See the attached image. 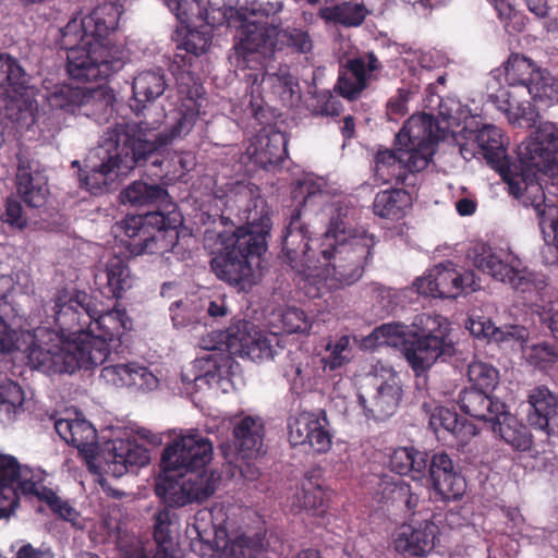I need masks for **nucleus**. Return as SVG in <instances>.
I'll return each instance as SVG.
<instances>
[{"label":"nucleus","instance_id":"1a4fd4ad","mask_svg":"<svg viewBox=\"0 0 558 558\" xmlns=\"http://www.w3.org/2000/svg\"><path fill=\"white\" fill-rule=\"evenodd\" d=\"M282 9L279 1H253L245 7L230 10V15H227L229 24L239 22L234 44L238 58L245 61L252 53L272 51L278 27L276 15Z\"/></svg>","mask_w":558,"mask_h":558},{"label":"nucleus","instance_id":"13d9d810","mask_svg":"<svg viewBox=\"0 0 558 558\" xmlns=\"http://www.w3.org/2000/svg\"><path fill=\"white\" fill-rule=\"evenodd\" d=\"M326 355L322 357L325 371H336L351 360L352 349L350 347L349 336H341L330 340L326 345Z\"/></svg>","mask_w":558,"mask_h":558},{"label":"nucleus","instance_id":"ea45409f","mask_svg":"<svg viewBox=\"0 0 558 558\" xmlns=\"http://www.w3.org/2000/svg\"><path fill=\"white\" fill-rule=\"evenodd\" d=\"M494 101L515 126L531 129L538 121L539 114L534 106L530 101H517L508 89L500 88L494 95Z\"/></svg>","mask_w":558,"mask_h":558},{"label":"nucleus","instance_id":"774afa93","mask_svg":"<svg viewBox=\"0 0 558 558\" xmlns=\"http://www.w3.org/2000/svg\"><path fill=\"white\" fill-rule=\"evenodd\" d=\"M281 322L288 333H307L312 328L310 317L298 307H288L281 315Z\"/></svg>","mask_w":558,"mask_h":558},{"label":"nucleus","instance_id":"9d476101","mask_svg":"<svg viewBox=\"0 0 558 558\" xmlns=\"http://www.w3.org/2000/svg\"><path fill=\"white\" fill-rule=\"evenodd\" d=\"M543 142H539L535 132L527 141L518 147L519 167L517 172L508 170L504 173V180L508 185L510 195L519 199L524 206H532L535 211L544 208L546 203L545 177L542 163H544Z\"/></svg>","mask_w":558,"mask_h":558},{"label":"nucleus","instance_id":"f257e3e1","mask_svg":"<svg viewBox=\"0 0 558 558\" xmlns=\"http://www.w3.org/2000/svg\"><path fill=\"white\" fill-rule=\"evenodd\" d=\"M178 82L179 92L187 97V102L183 106L182 118L172 134L168 136L160 133L157 122L116 123L102 137L98 151L100 163H86L85 169H80V187L93 195L102 194L117 177L128 173L135 167L144 166L147 161L155 166L160 165L157 151L175 137L191 132L198 113L194 99L202 88L189 74L180 76Z\"/></svg>","mask_w":558,"mask_h":558},{"label":"nucleus","instance_id":"052dcab7","mask_svg":"<svg viewBox=\"0 0 558 558\" xmlns=\"http://www.w3.org/2000/svg\"><path fill=\"white\" fill-rule=\"evenodd\" d=\"M278 349L276 336L268 337L254 331L244 356L255 362L270 361L278 354Z\"/></svg>","mask_w":558,"mask_h":558},{"label":"nucleus","instance_id":"0eeeda50","mask_svg":"<svg viewBox=\"0 0 558 558\" xmlns=\"http://www.w3.org/2000/svg\"><path fill=\"white\" fill-rule=\"evenodd\" d=\"M376 243V236L365 230L351 238L337 240L326 252L320 243L317 263L320 267H317L313 279L325 281L330 288L353 284L372 262Z\"/></svg>","mask_w":558,"mask_h":558},{"label":"nucleus","instance_id":"c03bdc74","mask_svg":"<svg viewBox=\"0 0 558 558\" xmlns=\"http://www.w3.org/2000/svg\"><path fill=\"white\" fill-rule=\"evenodd\" d=\"M412 205L411 194L403 189L384 190L376 194L373 211L383 219L398 221L402 219Z\"/></svg>","mask_w":558,"mask_h":558},{"label":"nucleus","instance_id":"5fc2aeb1","mask_svg":"<svg viewBox=\"0 0 558 558\" xmlns=\"http://www.w3.org/2000/svg\"><path fill=\"white\" fill-rule=\"evenodd\" d=\"M535 102L546 107L558 104V78L548 70L541 69L527 88Z\"/></svg>","mask_w":558,"mask_h":558},{"label":"nucleus","instance_id":"09e8293b","mask_svg":"<svg viewBox=\"0 0 558 558\" xmlns=\"http://www.w3.org/2000/svg\"><path fill=\"white\" fill-rule=\"evenodd\" d=\"M466 328L474 337L486 338L495 342H505L512 339L518 340L523 337V329L518 325L496 327L489 318L480 315L470 316Z\"/></svg>","mask_w":558,"mask_h":558},{"label":"nucleus","instance_id":"4c0bfd02","mask_svg":"<svg viewBox=\"0 0 558 558\" xmlns=\"http://www.w3.org/2000/svg\"><path fill=\"white\" fill-rule=\"evenodd\" d=\"M367 13V9L361 0H332L318 10L323 20L344 27L360 26Z\"/></svg>","mask_w":558,"mask_h":558},{"label":"nucleus","instance_id":"a878e982","mask_svg":"<svg viewBox=\"0 0 558 558\" xmlns=\"http://www.w3.org/2000/svg\"><path fill=\"white\" fill-rule=\"evenodd\" d=\"M438 535V525L424 520L417 525H401L393 535L392 544L400 555L423 557L434 549Z\"/></svg>","mask_w":558,"mask_h":558},{"label":"nucleus","instance_id":"423d86ee","mask_svg":"<svg viewBox=\"0 0 558 558\" xmlns=\"http://www.w3.org/2000/svg\"><path fill=\"white\" fill-rule=\"evenodd\" d=\"M39 469L22 465L11 454H0V520L9 519L20 506V495L34 496L45 502L59 519L77 525L80 512L57 493L46 487Z\"/></svg>","mask_w":558,"mask_h":558},{"label":"nucleus","instance_id":"bf43d9fd","mask_svg":"<svg viewBox=\"0 0 558 558\" xmlns=\"http://www.w3.org/2000/svg\"><path fill=\"white\" fill-rule=\"evenodd\" d=\"M468 377L472 383L471 388L492 391L499 381V372L497 368L482 361H474L469 364Z\"/></svg>","mask_w":558,"mask_h":558},{"label":"nucleus","instance_id":"de8ad7c7","mask_svg":"<svg viewBox=\"0 0 558 558\" xmlns=\"http://www.w3.org/2000/svg\"><path fill=\"white\" fill-rule=\"evenodd\" d=\"M429 426L436 434L447 432L461 442L477 434L473 424L460 420L454 410L445 407L435 408L429 416Z\"/></svg>","mask_w":558,"mask_h":558},{"label":"nucleus","instance_id":"680f3d73","mask_svg":"<svg viewBox=\"0 0 558 558\" xmlns=\"http://www.w3.org/2000/svg\"><path fill=\"white\" fill-rule=\"evenodd\" d=\"M502 283L509 284L513 290L521 293L538 292L546 286L545 280L541 276L526 268L519 269L514 264L512 265V271L505 278Z\"/></svg>","mask_w":558,"mask_h":558},{"label":"nucleus","instance_id":"b1692460","mask_svg":"<svg viewBox=\"0 0 558 558\" xmlns=\"http://www.w3.org/2000/svg\"><path fill=\"white\" fill-rule=\"evenodd\" d=\"M426 475L438 500H458L465 492V480L454 469L451 458L446 452H436L430 459L427 458Z\"/></svg>","mask_w":558,"mask_h":558},{"label":"nucleus","instance_id":"864d4df0","mask_svg":"<svg viewBox=\"0 0 558 558\" xmlns=\"http://www.w3.org/2000/svg\"><path fill=\"white\" fill-rule=\"evenodd\" d=\"M193 371L198 369L193 377L185 372L181 374V380L184 385L194 384L195 390H199L203 386L218 385L222 378L220 366L217 361L209 354L207 357L196 360L192 366Z\"/></svg>","mask_w":558,"mask_h":558},{"label":"nucleus","instance_id":"c9c22d12","mask_svg":"<svg viewBox=\"0 0 558 558\" xmlns=\"http://www.w3.org/2000/svg\"><path fill=\"white\" fill-rule=\"evenodd\" d=\"M477 145L486 162L502 175L510 170L502 132L495 125L482 128L476 135Z\"/></svg>","mask_w":558,"mask_h":558},{"label":"nucleus","instance_id":"393cba45","mask_svg":"<svg viewBox=\"0 0 558 558\" xmlns=\"http://www.w3.org/2000/svg\"><path fill=\"white\" fill-rule=\"evenodd\" d=\"M527 422L546 433L547 441L558 446V395L547 387L534 388L529 395Z\"/></svg>","mask_w":558,"mask_h":558},{"label":"nucleus","instance_id":"39448f33","mask_svg":"<svg viewBox=\"0 0 558 558\" xmlns=\"http://www.w3.org/2000/svg\"><path fill=\"white\" fill-rule=\"evenodd\" d=\"M218 230V251L210 259V269L216 277L230 286L245 289L255 283V267H259L262 256L267 251L270 234L254 233L244 228H233L230 217L221 215Z\"/></svg>","mask_w":558,"mask_h":558},{"label":"nucleus","instance_id":"6ab92c4d","mask_svg":"<svg viewBox=\"0 0 558 558\" xmlns=\"http://www.w3.org/2000/svg\"><path fill=\"white\" fill-rule=\"evenodd\" d=\"M51 109L82 113L96 121L106 120L112 113L111 98L101 90H85L69 84L54 86L47 97Z\"/></svg>","mask_w":558,"mask_h":558},{"label":"nucleus","instance_id":"3c124183","mask_svg":"<svg viewBox=\"0 0 558 558\" xmlns=\"http://www.w3.org/2000/svg\"><path fill=\"white\" fill-rule=\"evenodd\" d=\"M536 215L545 242L542 256L546 264H556L558 262V207L543 208L536 211Z\"/></svg>","mask_w":558,"mask_h":558},{"label":"nucleus","instance_id":"6e6d98bb","mask_svg":"<svg viewBox=\"0 0 558 558\" xmlns=\"http://www.w3.org/2000/svg\"><path fill=\"white\" fill-rule=\"evenodd\" d=\"M27 74L16 59L0 53V88L5 92L21 93L27 87Z\"/></svg>","mask_w":558,"mask_h":558},{"label":"nucleus","instance_id":"6e6552de","mask_svg":"<svg viewBox=\"0 0 558 558\" xmlns=\"http://www.w3.org/2000/svg\"><path fill=\"white\" fill-rule=\"evenodd\" d=\"M372 337L378 344H401L402 353L416 375L438 360L447 361L454 353V345L441 327L420 335L411 332L407 325L393 322L376 327Z\"/></svg>","mask_w":558,"mask_h":558},{"label":"nucleus","instance_id":"e433bc0d","mask_svg":"<svg viewBox=\"0 0 558 558\" xmlns=\"http://www.w3.org/2000/svg\"><path fill=\"white\" fill-rule=\"evenodd\" d=\"M330 492L313 477H305L296 489L292 507L312 515H323L329 507Z\"/></svg>","mask_w":558,"mask_h":558},{"label":"nucleus","instance_id":"79ce46f5","mask_svg":"<svg viewBox=\"0 0 558 558\" xmlns=\"http://www.w3.org/2000/svg\"><path fill=\"white\" fill-rule=\"evenodd\" d=\"M113 474L121 476L129 469H138L145 466L150 461V454L147 448L140 445L136 440L119 439L113 444Z\"/></svg>","mask_w":558,"mask_h":558},{"label":"nucleus","instance_id":"4468645a","mask_svg":"<svg viewBox=\"0 0 558 558\" xmlns=\"http://www.w3.org/2000/svg\"><path fill=\"white\" fill-rule=\"evenodd\" d=\"M75 347V342L62 343L58 332L38 328L26 349V356L33 368L45 374H73L84 368L83 357Z\"/></svg>","mask_w":558,"mask_h":558},{"label":"nucleus","instance_id":"e2e57ef3","mask_svg":"<svg viewBox=\"0 0 558 558\" xmlns=\"http://www.w3.org/2000/svg\"><path fill=\"white\" fill-rule=\"evenodd\" d=\"M175 518V513L168 507L156 512L154 517V541L156 543V547L175 549V544L170 529Z\"/></svg>","mask_w":558,"mask_h":558},{"label":"nucleus","instance_id":"f704fd0d","mask_svg":"<svg viewBox=\"0 0 558 558\" xmlns=\"http://www.w3.org/2000/svg\"><path fill=\"white\" fill-rule=\"evenodd\" d=\"M492 429L501 440L518 451H527L533 444L530 428L504 408L493 420Z\"/></svg>","mask_w":558,"mask_h":558},{"label":"nucleus","instance_id":"a19ab883","mask_svg":"<svg viewBox=\"0 0 558 558\" xmlns=\"http://www.w3.org/2000/svg\"><path fill=\"white\" fill-rule=\"evenodd\" d=\"M371 483L373 484L374 494L378 501L387 502L402 501L409 511L414 512L418 506L420 497L411 490V486L403 482H395L389 475H374Z\"/></svg>","mask_w":558,"mask_h":558},{"label":"nucleus","instance_id":"7ed1b4c3","mask_svg":"<svg viewBox=\"0 0 558 558\" xmlns=\"http://www.w3.org/2000/svg\"><path fill=\"white\" fill-rule=\"evenodd\" d=\"M168 191L144 181H133L120 193L122 204L134 207L167 204V211L160 209L140 215H128L120 229L130 239L132 254H162L172 251L179 242V227L183 217L174 203L168 202Z\"/></svg>","mask_w":558,"mask_h":558},{"label":"nucleus","instance_id":"f3484780","mask_svg":"<svg viewBox=\"0 0 558 558\" xmlns=\"http://www.w3.org/2000/svg\"><path fill=\"white\" fill-rule=\"evenodd\" d=\"M213 458V444L197 430L182 435L163 449L165 472H203Z\"/></svg>","mask_w":558,"mask_h":558},{"label":"nucleus","instance_id":"c756f323","mask_svg":"<svg viewBox=\"0 0 558 558\" xmlns=\"http://www.w3.org/2000/svg\"><path fill=\"white\" fill-rule=\"evenodd\" d=\"M100 378L114 387H135L144 391L158 386V378L137 363L106 365L101 368Z\"/></svg>","mask_w":558,"mask_h":558},{"label":"nucleus","instance_id":"aec40b11","mask_svg":"<svg viewBox=\"0 0 558 558\" xmlns=\"http://www.w3.org/2000/svg\"><path fill=\"white\" fill-rule=\"evenodd\" d=\"M476 286L473 271H460L451 262L435 266L427 276L415 281L420 294L440 299H454L464 292L475 291Z\"/></svg>","mask_w":558,"mask_h":558},{"label":"nucleus","instance_id":"412c9836","mask_svg":"<svg viewBox=\"0 0 558 558\" xmlns=\"http://www.w3.org/2000/svg\"><path fill=\"white\" fill-rule=\"evenodd\" d=\"M381 70L383 63L373 51L348 58L339 66L335 90L348 100H356Z\"/></svg>","mask_w":558,"mask_h":558},{"label":"nucleus","instance_id":"37998d69","mask_svg":"<svg viewBox=\"0 0 558 558\" xmlns=\"http://www.w3.org/2000/svg\"><path fill=\"white\" fill-rule=\"evenodd\" d=\"M435 86L428 85L426 88L428 106L437 110V116L427 113L439 126V141L445 137L446 131L459 126L461 122V104L452 98H442L435 94Z\"/></svg>","mask_w":558,"mask_h":558},{"label":"nucleus","instance_id":"cd10ccee","mask_svg":"<svg viewBox=\"0 0 558 558\" xmlns=\"http://www.w3.org/2000/svg\"><path fill=\"white\" fill-rule=\"evenodd\" d=\"M402 388L396 374L381 381L371 398L359 395V403L368 418L383 421L393 415L399 407Z\"/></svg>","mask_w":558,"mask_h":558},{"label":"nucleus","instance_id":"69168bd1","mask_svg":"<svg viewBox=\"0 0 558 558\" xmlns=\"http://www.w3.org/2000/svg\"><path fill=\"white\" fill-rule=\"evenodd\" d=\"M24 403V392L21 386L11 380L4 379L0 381V411L11 415L15 410Z\"/></svg>","mask_w":558,"mask_h":558},{"label":"nucleus","instance_id":"8fccbe9b","mask_svg":"<svg viewBox=\"0 0 558 558\" xmlns=\"http://www.w3.org/2000/svg\"><path fill=\"white\" fill-rule=\"evenodd\" d=\"M351 211L352 209L347 204L337 203L333 205L328 228L322 234V245L325 251L331 248L337 240L348 239L361 233V231L352 228Z\"/></svg>","mask_w":558,"mask_h":558},{"label":"nucleus","instance_id":"f8f14e48","mask_svg":"<svg viewBox=\"0 0 558 558\" xmlns=\"http://www.w3.org/2000/svg\"><path fill=\"white\" fill-rule=\"evenodd\" d=\"M95 312L85 337L75 341V348L83 357L84 369L104 364L110 354L111 342L120 341L125 330L131 328L125 310L113 307L102 311L95 306Z\"/></svg>","mask_w":558,"mask_h":558},{"label":"nucleus","instance_id":"4be33fe9","mask_svg":"<svg viewBox=\"0 0 558 558\" xmlns=\"http://www.w3.org/2000/svg\"><path fill=\"white\" fill-rule=\"evenodd\" d=\"M288 437L291 446L307 445L316 453H326L332 446L333 435L324 410L301 412L288 420Z\"/></svg>","mask_w":558,"mask_h":558},{"label":"nucleus","instance_id":"4d7b16f0","mask_svg":"<svg viewBox=\"0 0 558 558\" xmlns=\"http://www.w3.org/2000/svg\"><path fill=\"white\" fill-rule=\"evenodd\" d=\"M276 46L272 51L289 48L295 53H307L313 48V40L307 31L299 27H287L282 31L277 29Z\"/></svg>","mask_w":558,"mask_h":558},{"label":"nucleus","instance_id":"9b49d317","mask_svg":"<svg viewBox=\"0 0 558 558\" xmlns=\"http://www.w3.org/2000/svg\"><path fill=\"white\" fill-rule=\"evenodd\" d=\"M215 196L221 201L229 215L233 214L240 221H245L246 225L241 228L254 233L270 234V209L257 185L246 180H231L217 186Z\"/></svg>","mask_w":558,"mask_h":558},{"label":"nucleus","instance_id":"c85d7f7f","mask_svg":"<svg viewBox=\"0 0 558 558\" xmlns=\"http://www.w3.org/2000/svg\"><path fill=\"white\" fill-rule=\"evenodd\" d=\"M468 256L478 270L500 282L505 281V278L512 271L513 263H519V259L510 252L493 247L484 242L476 243Z\"/></svg>","mask_w":558,"mask_h":558},{"label":"nucleus","instance_id":"72a5a7b5","mask_svg":"<svg viewBox=\"0 0 558 558\" xmlns=\"http://www.w3.org/2000/svg\"><path fill=\"white\" fill-rule=\"evenodd\" d=\"M105 279L106 282L101 293L107 298L119 300L134 284V277L131 272L126 258L114 255L106 264L102 272L96 276V280Z\"/></svg>","mask_w":558,"mask_h":558},{"label":"nucleus","instance_id":"0e129e2a","mask_svg":"<svg viewBox=\"0 0 558 558\" xmlns=\"http://www.w3.org/2000/svg\"><path fill=\"white\" fill-rule=\"evenodd\" d=\"M248 326L250 324L247 322H238L227 328L222 335V341L230 354L244 357L246 347H248L253 336L248 330Z\"/></svg>","mask_w":558,"mask_h":558},{"label":"nucleus","instance_id":"bb28decb","mask_svg":"<svg viewBox=\"0 0 558 558\" xmlns=\"http://www.w3.org/2000/svg\"><path fill=\"white\" fill-rule=\"evenodd\" d=\"M287 156V138L280 131L265 130L250 138L243 158L256 167L270 170L280 165Z\"/></svg>","mask_w":558,"mask_h":558},{"label":"nucleus","instance_id":"49530a36","mask_svg":"<svg viewBox=\"0 0 558 558\" xmlns=\"http://www.w3.org/2000/svg\"><path fill=\"white\" fill-rule=\"evenodd\" d=\"M252 84H258L270 88L271 93L279 97L283 104H292L296 88V78L289 72V69L280 68L278 72H255L248 74Z\"/></svg>","mask_w":558,"mask_h":558},{"label":"nucleus","instance_id":"338daca9","mask_svg":"<svg viewBox=\"0 0 558 558\" xmlns=\"http://www.w3.org/2000/svg\"><path fill=\"white\" fill-rule=\"evenodd\" d=\"M527 361L541 369L551 367L558 361V348L549 342L534 344L527 351Z\"/></svg>","mask_w":558,"mask_h":558},{"label":"nucleus","instance_id":"a18cd8bd","mask_svg":"<svg viewBox=\"0 0 558 558\" xmlns=\"http://www.w3.org/2000/svg\"><path fill=\"white\" fill-rule=\"evenodd\" d=\"M389 465L391 471L399 475L422 480L426 476L427 452L413 446L399 447L390 454Z\"/></svg>","mask_w":558,"mask_h":558},{"label":"nucleus","instance_id":"dca6fc26","mask_svg":"<svg viewBox=\"0 0 558 558\" xmlns=\"http://www.w3.org/2000/svg\"><path fill=\"white\" fill-rule=\"evenodd\" d=\"M219 480L218 473L207 471L183 472L175 477L165 474L156 482L155 493L170 508L184 507L208 499L215 493Z\"/></svg>","mask_w":558,"mask_h":558},{"label":"nucleus","instance_id":"58836bf2","mask_svg":"<svg viewBox=\"0 0 558 558\" xmlns=\"http://www.w3.org/2000/svg\"><path fill=\"white\" fill-rule=\"evenodd\" d=\"M186 33L182 41L177 46L173 63L178 68H191L194 59L204 54L211 43V28L185 27Z\"/></svg>","mask_w":558,"mask_h":558},{"label":"nucleus","instance_id":"7c9ffc66","mask_svg":"<svg viewBox=\"0 0 558 558\" xmlns=\"http://www.w3.org/2000/svg\"><path fill=\"white\" fill-rule=\"evenodd\" d=\"M168 8L184 27L204 28L225 24L226 12L211 10V14L202 0H169Z\"/></svg>","mask_w":558,"mask_h":558},{"label":"nucleus","instance_id":"f03ea898","mask_svg":"<svg viewBox=\"0 0 558 558\" xmlns=\"http://www.w3.org/2000/svg\"><path fill=\"white\" fill-rule=\"evenodd\" d=\"M119 19L117 5L104 3L82 20H70L60 29L59 44L66 50V71L73 80L105 81L123 69L125 62L120 51L106 43L118 27Z\"/></svg>","mask_w":558,"mask_h":558},{"label":"nucleus","instance_id":"473e14b6","mask_svg":"<svg viewBox=\"0 0 558 558\" xmlns=\"http://www.w3.org/2000/svg\"><path fill=\"white\" fill-rule=\"evenodd\" d=\"M265 425L260 417L244 416L233 427L234 445L242 459L258 456L263 447Z\"/></svg>","mask_w":558,"mask_h":558},{"label":"nucleus","instance_id":"ddd939ff","mask_svg":"<svg viewBox=\"0 0 558 558\" xmlns=\"http://www.w3.org/2000/svg\"><path fill=\"white\" fill-rule=\"evenodd\" d=\"M183 74H189L192 77L193 82L196 85L201 86V88H202L199 95L195 96V99H194V101L197 106V111L201 112L202 100L205 95L204 86L201 83L199 78L193 72H191L190 70H181L174 74L175 75V90H177V97H178V101H179V118H178L177 122L169 130H161L162 119L165 118V113H162V112L158 113V116L160 117L159 119L148 121L147 113L144 112V110L146 109V106L144 104L153 102L157 98H159L166 92L168 84H167L165 72L161 69L146 70V71L140 72L134 77L133 85H132L133 99H134L135 104L131 105V108L133 111H135L137 117H140V113H143V118H144V119H140L138 122L147 121L149 124L153 122H157L159 125L158 131L160 133L167 134L168 136L172 134L173 129L175 128V125L178 124L180 119L182 118L183 106L185 105V102H187V97H185L184 94H181L179 92L178 78H180V76H182ZM197 117H199V113H197ZM197 120H198V118H196V121ZM122 123H137V121H123Z\"/></svg>","mask_w":558,"mask_h":558},{"label":"nucleus","instance_id":"5701e85b","mask_svg":"<svg viewBox=\"0 0 558 558\" xmlns=\"http://www.w3.org/2000/svg\"><path fill=\"white\" fill-rule=\"evenodd\" d=\"M16 194L28 207L39 208L49 195L48 177L38 160L20 153L16 156Z\"/></svg>","mask_w":558,"mask_h":558},{"label":"nucleus","instance_id":"2f4dec72","mask_svg":"<svg viewBox=\"0 0 558 558\" xmlns=\"http://www.w3.org/2000/svg\"><path fill=\"white\" fill-rule=\"evenodd\" d=\"M458 404L466 415L489 423L506 408L505 403L493 399L489 391L471 387L460 392Z\"/></svg>","mask_w":558,"mask_h":558},{"label":"nucleus","instance_id":"603ef678","mask_svg":"<svg viewBox=\"0 0 558 558\" xmlns=\"http://www.w3.org/2000/svg\"><path fill=\"white\" fill-rule=\"evenodd\" d=\"M542 68L524 54L512 52L505 62L506 81L511 86L529 88L536 72Z\"/></svg>","mask_w":558,"mask_h":558},{"label":"nucleus","instance_id":"20e7f679","mask_svg":"<svg viewBox=\"0 0 558 558\" xmlns=\"http://www.w3.org/2000/svg\"><path fill=\"white\" fill-rule=\"evenodd\" d=\"M439 126L426 112L411 116L396 135L392 149H378L374 175L383 183L414 185L410 175L426 169L439 142Z\"/></svg>","mask_w":558,"mask_h":558},{"label":"nucleus","instance_id":"a211bd4d","mask_svg":"<svg viewBox=\"0 0 558 558\" xmlns=\"http://www.w3.org/2000/svg\"><path fill=\"white\" fill-rule=\"evenodd\" d=\"M54 324L60 337H75L68 343H74L85 337L90 318L96 314L95 304L90 295L83 291H76L73 295L61 292L54 300Z\"/></svg>","mask_w":558,"mask_h":558},{"label":"nucleus","instance_id":"2eb2a0df","mask_svg":"<svg viewBox=\"0 0 558 558\" xmlns=\"http://www.w3.org/2000/svg\"><path fill=\"white\" fill-rule=\"evenodd\" d=\"M322 235L311 236L308 225L302 219L301 209H294L289 225L282 233L281 257L293 270L306 278H313L319 258Z\"/></svg>","mask_w":558,"mask_h":558}]
</instances>
